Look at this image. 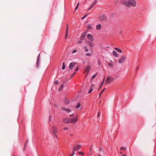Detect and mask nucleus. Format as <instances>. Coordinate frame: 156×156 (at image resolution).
I'll return each mask as SVG.
<instances>
[{"label":"nucleus","instance_id":"obj_31","mask_svg":"<svg viewBox=\"0 0 156 156\" xmlns=\"http://www.w3.org/2000/svg\"><path fill=\"white\" fill-rule=\"evenodd\" d=\"M55 84H58V80H56L54 82Z\"/></svg>","mask_w":156,"mask_h":156},{"label":"nucleus","instance_id":"obj_10","mask_svg":"<svg viewBox=\"0 0 156 156\" xmlns=\"http://www.w3.org/2000/svg\"><path fill=\"white\" fill-rule=\"evenodd\" d=\"M85 42L88 45H89L90 47H93V43L91 42L88 41H85Z\"/></svg>","mask_w":156,"mask_h":156},{"label":"nucleus","instance_id":"obj_36","mask_svg":"<svg viewBox=\"0 0 156 156\" xmlns=\"http://www.w3.org/2000/svg\"><path fill=\"white\" fill-rule=\"evenodd\" d=\"M77 50H76V49H74V50L73 51H72V53H75V52H77Z\"/></svg>","mask_w":156,"mask_h":156},{"label":"nucleus","instance_id":"obj_1","mask_svg":"<svg viewBox=\"0 0 156 156\" xmlns=\"http://www.w3.org/2000/svg\"><path fill=\"white\" fill-rule=\"evenodd\" d=\"M77 120L78 116H76V118L73 119H70L69 118H63L62 121L65 123H68L76 122Z\"/></svg>","mask_w":156,"mask_h":156},{"label":"nucleus","instance_id":"obj_44","mask_svg":"<svg viewBox=\"0 0 156 156\" xmlns=\"http://www.w3.org/2000/svg\"><path fill=\"white\" fill-rule=\"evenodd\" d=\"M78 6L76 5V6L75 8V10H76V9H78Z\"/></svg>","mask_w":156,"mask_h":156},{"label":"nucleus","instance_id":"obj_9","mask_svg":"<svg viewBox=\"0 0 156 156\" xmlns=\"http://www.w3.org/2000/svg\"><path fill=\"white\" fill-rule=\"evenodd\" d=\"M90 68V66L89 65L88 66H87V67L85 69V71L83 73H85L86 72L88 73L89 71Z\"/></svg>","mask_w":156,"mask_h":156},{"label":"nucleus","instance_id":"obj_12","mask_svg":"<svg viewBox=\"0 0 156 156\" xmlns=\"http://www.w3.org/2000/svg\"><path fill=\"white\" fill-rule=\"evenodd\" d=\"M62 109L64 111H66L68 112H69L71 111V110L69 109L66 108L65 107H62Z\"/></svg>","mask_w":156,"mask_h":156},{"label":"nucleus","instance_id":"obj_28","mask_svg":"<svg viewBox=\"0 0 156 156\" xmlns=\"http://www.w3.org/2000/svg\"><path fill=\"white\" fill-rule=\"evenodd\" d=\"M108 65L110 67H112L113 66V64H112L111 63H108Z\"/></svg>","mask_w":156,"mask_h":156},{"label":"nucleus","instance_id":"obj_11","mask_svg":"<svg viewBox=\"0 0 156 156\" xmlns=\"http://www.w3.org/2000/svg\"><path fill=\"white\" fill-rule=\"evenodd\" d=\"M68 35V24L67 25V27L66 28V34L65 36V38L66 39Z\"/></svg>","mask_w":156,"mask_h":156},{"label":"nucleus","instance_id":"obj_40","mask_svg":"<svg viewBox=\"0 0 156 156\" xmlns=\"http://www.w3.org/2000/svg\"><path fill=\"white\" fill-rule=\"evenodd\" d=\"M100 113L99 112H98V114L97 117H99L100 116Z\"/></svg>","mask_w":156,"mask_h":156},{"label":"nucleus","instance_id":"obj_48","mask_svg":"<svg viewBox=\"0 0 156 156\" xmlns=\"http://www.w3.org/2000/svg\"><path fill=\"white\" fill-rule=\"evenodd\" d=\"M88 75V73H87L86 74L85 77H86Z\"/></svg>","mask_w":156,"mask_h":156},{"label":"nucleus","instance_id":"obj_52","mask_svg":"<svg viewBox=\"0 0 156 156\" xmlns=\"http://www.w3.org/2000/svg\"><path fill=\"white\" fill-rule=\"evenodd\" d=\"M73 134H70V136H73Z\"/></svg>","mask_w":156,"mask_h":156},{"label":"nucleus","instance_id":"obj_13","mask_svg":"<svg viewBox=\"0 0 156 156\" xmlns=\"http://www.w3.org/2000/svg\"><path fill=\"white\" fill-rule=\"evenodd\" d=\"M112 54L114 56H115V57H118V54L117 52L115 51H112Z\"/></svg>","mask_w":156,"mask_h":156},{"label":"nucleus","instance_id":"obj_21","mask_svg":"<svg viewBox=\"0 0 156 156\" xmlns=\"http://www.w3.org/2000/svg\"><path fill=\"white\" fill-rule=\"evenodd\" d=\"M65 68V62H63L62 63V69L64 70Z\"/></svg>","mask_w":156,"mask_h":156},{"label":"nucleus","instance_id":"obj_57","mask_svg":"<svg viewBox=\"0 0 156 156\" xmlns=\"http://www.w3.org/2000/svg\"><path fill=\"white\" fill-rule=\"evenodd\" d=\"M99 156H101L100 155H99Z\"/></svg>","mask_w":156,"mask_h":156},{"label":"nucleus","instance_id":"obj_30","mask_svg":"<svg viewBox=\"0 0 156 156\" xmlns=\"http://www.w3.org/2000/svg\"><path fill=\"white\" fill-rule=\"evenodd\" d=\"M76 72H75L73 74H72L71 76V77H72L76 73Z\"/></svg>","mask_w":156,"mask_h":156},{"label":"nucleus","instance_id":"obj_55","mask_svg":"<svg viewBox=\"0 0 156 156\" xmlns=\"http://www.w3.org/2000/svg\"><path fill=\"white\" fill-rule=\"evenodd\" d=\"M138 69V67H137V69H136V70H137Z\"/></svg>","mask_w":156,"mask_h":156},{"label":"nucleus","instance_id":"obj_26","mask_svg":"<svg viewBox=\"0 0 156 156\" xmlns=\"http://www.w3.org/2000/svg\"><path fill=\"white\" fill-rule=\"evenodd\" d=\"M88 15V14H86V15H85V16H84L82 18H81V20H83V19H84L85 17H86L87 16V15Z\"/></svg>","mask_w":156,"mask_h":156},{"label":"nucleus","instance_id":"obj_19","mask_svg":"<svg viewBox=\"0 0 156 156\" xmlns=\"http://www.w3.org/2000/svg\"><path fill=\"white\" fill-rule=\"evenodd\" d=\"M64 87V85L63 84H61L60 87H59V91H60L63 88V87Z\"/></svg>","mask_w":156,"mask_h":156},{"label":"nucleus","instance_id":"obj_20","mask_svg":"<svg viewBox=\"0 0 156 156\" xmlns=\"http://www.w3.org/2000/svg\"><path fill=\"white\" fill-rule=\"evenodd\" d=\"M87 28L89 29H91L92 28V27L90 25H88L87 26Z\"/></svg>","mask_w":156,"mask_h":156},{"label":"nucleus","instance_id":"obj_17","mask_svg":"<svg viewBox=\"0 0 156 156\" xmlns=\"http://www.w3.org/2000/svg\"><path fill=\"white\" fill-rule=\"evenodd\" d=\"M74 147H76V151H78L81 148V146L80 145H77L76 146H75Z\"/></svg>","mask_w":156,"mask_h":156},{"label":"nucleus","instance_id":"obj_7","mask_svg":"<svg viewBox=\"0 0 156 156\" xmlns=\"http://www.w3.org/2000/svg\"><path fill=\"white\" fill-rule=\"evenodd\" d=\"M76 63L75 62H71L70 63L69 68L70 70L73 69V67L76 65Z\"/></svg>","mask_w":156,"mask_h":156},{"label":"nucleus","instance_id":"obj_46","mask_svg":"<svg viewBox=\"0 0 156 156\" xmlns=\"http://www.w3.org/2000/svg\"><path fill=\"white\" fill-rule=\"evenodd\" d=\"M78 67H77L76 69L75 70V72H76L77 71H78Z\"/></svg>","mask_w":156,"mask_h":156},{"label":"nucleus","instance_id":"obj_29","mask_svg":"<svg viewBox=\"0 0 156 156\" xmlns=\"http://www.w3.org/2000/svg\"><path fill=\"white\" fill-rule=\"evenodd\" d=\"M53 135H54V137L56 138V139H58V137H57V135H56V133H55V134H53Z\"/></svg>","mask_w":156,"mask_h":156},{"label":"nucleus","instance_id":"obj_27","mask_svg":"<svg viewBox=\"0 0 156 156\" xmlns=\"http://www.w3.org/2000/svg\"><path fill=\"white\" fill-rule=\"evenodd\" d=\"M80 103H78L77 105L76 106V108H78L80 107Z\"/></svg>","mask_w":156,"mask_h":156},{"label":"nucleus","instance_id":"obj_37","mask_svg":"<svg viewBox=\"0 0 156 156\" xmlns=\"http://www.w3.org/2000/svg\"><path fill=\"white\" fill-rule=\"evenodd\" d=\"M69 116L70 117H73L74 116V114H70V115Z\"/></svg>","mask_w":156,"mask_h":156},{"label":"nucleus","instance_id":"obj_43","mask_svg":"<svg viewBox=\"0 0 156 156\" xmlns=\"http://www.w3.org/2000/svg\"><path fill=\"white\" fill-rule=\"evenodd\" d=\"M96 3V1L94 3H93L92 4V6H94V5Z\"/></svg>","mask_w":156,"mask_h":156},{"label":"nucleus","instance_id":"obj_39","mask_svg":"<svg viewBox=\"0 0 156 156\" xmlns=\"http://www.w3.org/2000/svg\"><path fill=\"white\" fill-rule=\"evenodd\" d=\"M68 128L66 127L64 128L63 129L64 130H68Z\"/></svg>","mask_w":156,"mask_h":156},{"label":"nucleus","instance_id":"obj_6","mask_svg":"<svg viewBox=\"0 0 156 156\" xmlns=\"http://www.w3.org/2000/svg\"><path fill=\"white\" fill-rule=\"evenodd\" d=\"M87 38L89 40L91 41H94V38L92 35H91L90 34H88L87 35Z\"/></svg>","mask_w":156,"mask_h":156},{"label":"nucleus","instance_id":"obj_24","mask_svg":"<svg viewBox=\"0 0 156 156\" xmlns=\"http://www.w3.org/2000/svg\"><path fill=\"white\" fill-rule=\"evenodd\" d=\"M86 34V33L85 32L83 33L81 37H82V38H84L85 37Z\"/></svg>","mask_w":156,"mask_h":156},{"label":"nucleus","instance_id":"obj_25","mask_svg":"<svg viewBox=\"0 0 156 156\" xmlns=\"http://www.w3.org/2000/svg\"><path fill=\"white\" fill-rule=\"evenodd\" d=\"M105 80V77H104L103 80L101 84V87L103 86V83H104Z\"/></svg>","mask_w":156,"mask_h":156},{"label":"nucleus","instance_id":"obj_4","mask_svg":"<svg viewBox=\"0 0 156 156\" xmlns=\"http://www.w3.org/2000/svg\"><path fill=\"white\" fill-rule=\"evenodd\" d=\"M51 130L53 134L56 133L58 131L56 127L55 126H52Z\"/></svg>","mask_w":156,"mask_h":156},{"label":"nucleus","instance_id":"obj_5","mask_svg":"<svg viewBox=\"0 0 156 156\" xmlns=\"http://www.w3.org/2000/svg\"><path fill=\"white\" fill-rule=\"evenodd\" d=\"M126 59V57L125 56H122L119 60V63H123Z\"/></svg>","mask_w":156,"mask_h":156},{"label":"nucleus","instance_id":"obj_54","mask_svg":"<svg viewBox=\"0 0 156 156\" xmlns=\"http://www.w3.org/2000/svg\"><path fill=\"white\" fill-rule=\"evenodd\" d=\"M91 85L92 87L94 86V85L93 84H92Z\"/></svg>","mask_w":156,"mask_h":156},{"label":"nucleus","instance_id":"obj_15","mask_svg":"<svg viewBox=\"0 0 156 156\" xmlns=\"http://www.w3.org/2000/svg\"><path fill=\"white\" fill-rule=\"evenodd\" d=\"M75 150H76V147H74L73 148V151L72 154H71V155L70 156H73V155L75 154Z\"/></svg>","mask_w":156,"mask_h":156},{"label":"nucleus","instance_id":"obj_2","mask_svg":"<svg viewBox=\"0 0 156 156\" xmlns=\"http://www.w3.org/2000/svg\"><path fill=\"white\" fill-rule=\"evenodd\" d=\"M127 6H130L135 7L136 5V0H129L128 2L126 4Z\"/></svg>","mask_w":156,"mask_h":156},{"label":"nucleus","instance_id":"obj_18","mask_svg":"<svg viewBox=\"0 0 156 156\" xmlns=\"http://www.w3.org/2000/svg\"><path fill=\"white\" fill-rule=\"evenodd\" d=\"M85 55L88 57H90L92 55V54L91 53H86Z\"/></svg>","mask_w":156,"mask_h":156},{"label":"nucleus","instance_id":"obj_56","mask_svg":"<svg viewBox=\"0 0 156 156\" xmlns=\"http://www.w3.org/2000/svg\"><path fill=\"white\" fill-rule=\"evenodd\" d=\"M101 87V86H100V88H99V89H100V88Z\"/></svg>","mask_w":156,"mask_h":156},{"label":"nucleus","instance_id":"obj_49","mask_svg":"<svg viewBox=\"0 0 156 156\" xmlns=\"http://www.w3.org/2000/svg\"><path fill=\"white\" fill-rule=\"evenodd\" d=\"M126 154H122V156H126Z\"/></svg>","mask_w":156,"mask_h":156},{"label":"nucleus","instance_id":"obj_51","mask_svg":"<svg viewBox=\"0 0 156 156\" xmlns=\"http://www.w3.org/2000/svg\"><path fill=\"white\" fill-rule=\"evenodd\" d=\"M79 3L77 4V6H78V5H79Z\"/></svg>","mask_w":156,"mask_h":156},{"label":"nucleus","instance_id":"obj_42","mask_svg":"<svg viewBox=\"0 0 156 156\" xmlns=\"http://www.w3.org/2000/svg\"><path fill=\"white\" fill-rule=\"evenodd\" d=\"M52 117V116H50V117H49V120H50V121H51V120Z\"/></svg>","mask_w":156,"mask_h":156},{"label":"nucleus","instance_id":"obj_22","mask_svg":"<svg viewBox=\"0 0 156 156\" xmlns=\"http://www.w3.org/2000/svg\"><path fill=\"white\" fill-rule=\"evenodd\" d=\"M97 73H96V74H94V75L92 76L91 77V80H92L97 75Z\"/></svg>","mask_w":156,"mask_h":156},{"label":"nucleus","instance_id":"obj_34","mask_svg":"<svg viewBox=\"0 0 156 156\" xmlns=\"http://www.w3.org/2000/svg\"><path fill=\"white\" fill-rule=\"evenodd\" d=\"M105 88H104L103 90H102L101 91V93H100V94H99V96L100 97V95H101V94H102V93H103V92L105 90Z\"/></svg>","mask_w":156,"mask_h":156},{"label":"nucleus","instance_id":"obj_53","mask_svg":"<svg viewBox=\"0 0 156 156\" xmlns=\"http://www.w3.org/2000/svg\"><path fill=\"white\" fill-rule=\"evenodd\" d=\"M120 153L122 155V153L120 151Z\"/></svg>","mask_w":156,"mask_h":156},{"label":"nucleus","instance_id":"obj_35","mask_svg":"<svg viewBox=\"0 0 156 156\" xmlns=\"http://www.w3.org/2000/svg\"><path fill=\"white\" fill-rule=\"evenodd\" d=\"M78 153H79V154H82V155H83V154H84L83 153V152H81V151H79V152H78Z\"/></svg>","mask_w":156,"mask_h":156},{"label":"nucleus","instance_id":"obj_23","mask_svg":"<svg viewBox=\"0 0 156 156\" xmlns=\"http://www.w3.org/2000/svg\"><path fill=\"white\" fill-rule=\"evenodd\" d=\"M83 48L84 49V51L86 52H87L89 51V49L86 47H84Z\"/></svg>","mask_w":156,"mask_h":156},{"label":"nucleus","instance_id":"obj_14","mask_svg":"<svg viewBox=\"0 0 156 156\" xmlns=\"http://www.w3.org/2000/svg\"><path fill=\"white\" fill-rule=\"evenodd\" d=\"M101 27V24H99L96 26V29L97 30H100Z\"/></svg>","mask_w":156,"mask_h":156},{"label":"nucleus","instance_id":"obj_3","mask_svg":"<svg viewBox=\"0 0 156 156\" xmlns=\"http://www.w3.org/2000/svg\"><path fill=\"white\" fill-rule=\"evenodd\" d=\"M115 80V79L114 78L109 76H107L106 80L105 83L107 84H110Z\"/></svg>","mask_w":156,"mask_h":156},{"label":"nucleus","instance_id":"obj_41","mask_svg":"<svg viewBox=\"0 0 156 156\" xmlns=\"http://www.w3.org/2000/svg\"><path fill=\"white\" fill-rule=\"evenodd\" d=\"M78 43H79V44H81L82 43V41H78V42H77Z\"/></svg>","mask_w":156,"mask_h":156},{"label":"nucleus","instance_id":"obj_8","mask_svg":"<svg viewBox=\"0 0 156 156\" xmlns=\"http://www.w3.org/2000/svg\"><path fill=\"white\" fill-rule=\"evenodd\" d=\"M99 19L101 20H106V16L103 15H101L100 16Z\"/></svg>","mask_w":156,"mask_h":156},{"label":"nucleus","instance_id":"obj_33","mask_svg":"<svg viewBox=\"0 0 156 156\" xmlns=\"http://www.w3.org/2000/svg\"><path fill=\"white\" fill-rule=\"evenodd\" d=\"M93 89L91 87L90 90L88 91V93H90L91 91H92Z\"/></svg>","mask_w":156,"mask_h":156},{"label":"nucleus","instance_id":"obj_47","mask_svg":"<svg viewBox=\"0 0 156 156\" xmlns=\"http://www.w3.org/2000/svg\"><path fill=\"white\" fill-rule=\"evenodd\" d=\"M83 38H82V37H81V38H80V40H81V41L83 40Z\"/></svg>","mask_w":156,"mask_h":156},{"label":"nucleus","instance_id":"obj_32","mask_svg":"<svg viewBox=\"0 0 156 156\" xmlns=\"http://www.w3.org/2000/svg\"><path fill=\"white\" fill-rule=\"evenodd\" d=\"M126 149V147H122L120 148V150H124H124H125Z\"/></svg>","mask_w":156,"mask_h":156},{"label":"nucleus","instance_id":"obj_38","mask_svg":"<svg viewBox=\"0 0 156 156\" xmlns=\"http://www.w3.org/2000/svg\"><path fill=\"white\" fill-rule=\"evenodd\" d=\"M92 5L90 7V8L88 9V11L90 10L93 7Z\"/></svg>","mask_w":156,"mask_h":156},{"label":"nucleus","instance_id":"obj_45","mask_svg":"<svg viewBox=\"0 0 156 156\" xmlns=\"http://www.w3.org/2000/svg\"><path fill=\"white\" fill-rule=\"evenodd\" d=\"M98 65L99 66H100L101 65V63L99 61H98Z\"/></svg>","mask_w":156,"mask_h":156},{"label":"nucleus","instance_id":"obj_16","mask_svg":"<svg viewBox=\"0 0 156 156\" xmlns=\"http://www.w3.org/2000/svg\"><path fill=\"white\" fill-rule=\"evenodd\" d=\"M114 48V49L116 50L117 51L119 52L120 53H122V50L120 49L119 48Z\"/></svg>","mask_w":156,"mask_h":156},{"label":"nucleus","instance_id":"obj_50","mask_svg":"<svg viewBox=\"0 0 156 156\" xmlns=\"http://www.w3.org/2000/svg\"><path fill=\"white\" fill-rule=\"evenodd\" d=\"M26 144H25V147H24V149H25V147H26Z\"/></svg>","mask_w":156,"mask_h":156}]
</instances>
